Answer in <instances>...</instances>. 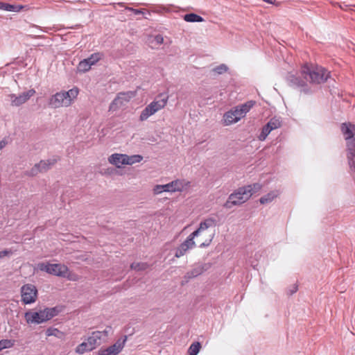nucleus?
Here are the masks:
<instances>
[{"instance_id": "obj_32", "label": "nucleus", "mask_w": 355, "mask_h": 355, "mask_svg": "<svg viewBox=\"0 0 355 355\" xmlns=\"http://www.w3.org/2000/svg\"><path fill=\"white\" fill-rule=\"evenodd\" d=\"M39 173H41V171H40L37 164H35L29 171L26 172V174L28 176H35Z\"/></svg>"}, {"instance_id": "obj_21", "label": "nucleus", "mask_w": 355, "mask_h": 355, "mask_svg": "<svg viewBox=\"0 0 355 355\" xmlns=\"http://www.w3.org/2000/svg\"><path fill=\"white\" fill-rule=\"evenodd\" d=\"M54 163L55 161L51 159L41 160L39 163H37V165L38 166L41 173H43L49 170Z\"/></svg>"}, {"instance_id": "obj_16", "label": "nucleus", "mask_w": 355, "mask_h": 355, "mask_svg": "<svg viewBox=\"0 0 355 355\" xmlns=\"http://www.w3.org/2000/svg\"><path fill=\"white\" fill-rule=\"evenodd\" d=\"M346 156L350 171L355 173V145L346 148Z\"/></svg>"}, {"instance_id": "obj_29", "label": "nucleus", "mask_w": 355, "mask_h": 355, "mask_svg": "<svg viewBox=\"0 0 355 355\" xmlns=\"http://www.w3.org/2000/svg\"><path fill=\"white\" fill-rule=\"evenodd\" d=\"M15 345V341L9 339H3L0 340V352L4 349L12 347Z\"/></svg>"}, {"instance_id": "obj_24", "label": "nucleus", "mask_w": 355, "mask_h": 355, "mask_svg": "<svg viewBox=\"0 0 355 355\" xmlns=\"http://www.w3.org/2000/svg\"><path fill=\"white\" fill-rule=\"evenodd\" d=\"M282 123L280 118L275 116L272 118L266 125L269 126L270 130H273L281 127Z\"/></svg>"}, {"instance_id": "obj_9", "label": "nucleus", "mask_w": 355, "mask_h": 355, "mask_svg": "<svg viewBox=\"0 0 355 355\" xmlns=\"http://www.w3.org/2000/svg\"><path fill=\"white\" fill-rule=\"evenodd\" d=\"M208 227L209 226L207 225V223H200V227L191 233L187 240L177 248L175 257L180 258L184 255L189 249L192 248L195 245L193 239L198 236L202 232L206 231Z\"/></svg>"}, {"instance_id": "obj_5", "label": "nucleus", "mask_w": 355, "mask_h": 355, "mask_svg": "<svg viewBox=\"0 0 355 355\" xmlns=\"http://www.w3.org/2000/svg\"><path fill=\"white\" fill-rule=\"evenodd\" d=\"M190 182L185 180L177 179L166 184H157L153 189L154 195H159L163 192H181L187 189Z\"/></svg>"}, {"instance_id": "obj_23", "label": "nucleus", "mask_w": 355, "mask_h": 355, "mask_svg": "<svg viewBox=\"0 0 355 355\" xmlns=\"http://www.w3.org/2000/svg\"><path fill=\"white\" fill-rule=\"evenodd\" d=\"M92 66L89 64L86 59L80 61L77 67L78 72L85 73L91 69Z\"/></svg>"}, {"instance_id": "obj_14", "label": "nucleus", "mask_w": 355, "mask_h": 355, "mask_svg": "<svg viewBox=\"0 0 355 355\" xmlns=\"http://www.w3.org/2000/svg\"><path fill=\"white\" fill-rule=\"evenodd\" d=\"M340 131L346 141V148L355 145V125L350 122L343 123L340 125Z\"/></svg>"}, {"instance_id": "obj_39", "label": "nucleus", "mask_w": 355, "mask_h": 355, "mask_svg": "<svg viewBox=\"0 0 355 355\" xmlns=\"http://www.w3.org/2000/svg\"><path fill=\"white\" fill-rule=\"evenodd\" d=\"M297 289H298V286H297V285H296V284H293V285L292 286V288H290V293H295V292L297 291Z\"/></svg>"}, {"instance_id": "obj_22", "label": "nucleus", "mask_w": 355, "mask_h": 355, "mask_svg": "<svg viewBox=\"0 0 355 355\" xmlns=\"http://www.w3.org/2000/svg\"><path fill=\"white\" fill-rule=\"evenodd\" d=\"M184 19L187 22H201L204 20L202 17L195 13L185 15L184 16Z\"/></svg>"}, {"instance_id": "obj_33", "label": "nucleus", "mask_w": 355, "mask_h": 355, "mask_svg": "<svg viewBox=\"0 0 355 355\" xmlns=\"http://www.w3.org/2000/svg\"><path fill=\"white\" fill-rule=\"evenodd\" d=\"M64 278H67V279H69L70 281L76 282V281H78L80 279V277L79 275H76V273L70 272L68 270V271L66 272V276Z\"/></svg>"}, {"instance_id": "obj_15", "label": "nucleus", "mask_w": 355, "mask_h": 355, "mask_svg": "<svg viewBox=\"0 0 355 355\" xmlns=\"http://www.w3.org/2000/svg\"><path fill=\"white\" fill-rule=\"evenodd\" d=\"M127 340V336H125L123 339H119L114 345L103 349H100L97 355H117L123 349Z\"/></svg>"}, {"instance_id": "obj_26", "label": "nucleus", "mask_w": 355, "mask_h": 355, "mask_svg": "<svg viewBox=\"0 0 355 355\" xmlns=\"http://www.w3.org/2000/svg\"><path fill=\"white\" fill-rule=\"evenodd\" d=\"M148 268V264L144 262L132 263L130 265V268L137 271L145 270Z\"/></svg>"}, {"instance_id": "obj_40", "label": "nucleus", "mask_w": 355, "mask_h": 355, "mask_svg": "<svg viewBox=\"0 0 355 355\" xmlns=\"http://www.w3.org/2000/svg\"><path fill=\"white\" fill-rule=\"evenodd\" d=\"M7 144L5 140L0 141V150H2Z\"/></svg>"}, {"instance_id": "obj_8", "label": "nucleus", "mask_w": 355, "mask_h": 355, "mask_svg": "<svg viewBox=\"0 0 355 355\" xmlns=\"http://www.w3.org/2000/svg\"><path fill=\"white\" fill-rule=\"evenodd\" d=\"M167 102L168 96H161L159 98H155L141 111L139 120L141 121H146L150 116L163 109L166 105Z\"/></svg>"}, {"instance_id": "obj_10", "label": "nucleus", "mask_w": 355, "mask_h": 355, "mask_svg": "<svg viewBox=\"0 0 355 355\" xmlns=\"http://www.w3.org/2000/svg\"><path fill=\"white\" fill-rule=\"evenodd\" d=\"M37 268L41 271H45L49 274L60 277H65L68 267L60 263H40Z\"/></svg>"}, {"instance_id": "obj_25", "label": "nucleus", "mask_w": 355, "mask_h": 355, "mask_svg": "<svg viewBox=\"0 0 355 355\" xmlns=\"http://www.w3.org/2000/svg\"><path fill=\"white\" fill-rule=\"evenodd\" d=\"M103 58V55L101 53H94L90 55L88 58H87V61H88L89 64L91 66L96 64L101 58Z\"/></svg>"}, {"instance_id": "obj_38", "label": "nucleus", "mask_w": 355, "mask_h": 355, "mask_svg": "<svg viewBox=\"0 0 355 355\" xmlns=\"http://www.w3.org/2000/svg\"><path fill=\"white\" fill-rule=\"evenodd\" d=\"M125 9L133 12L135 15H139V14L143 13L142 10L134 9V8H130V7H125Z\"/></svg>"}, {"instance_id": "obj_7", "label": "nucleus", "mask_w": 355, "mask_h": 355, "mask_svg": "<svg viewBox=\"0 0 355 355\" xmlns=\"http://www.w3.org/2000/svg\"><path fill=\"white\" fill-rule=\"evenodd\" d=\"M55 315L54 309H44L39 311H27L25 313L24 318L27 323L41 324L51 319Z\"/></svg>"}, {"instance_id": "obj_11", "label": "nucleus", "mask_w": 355, "mask_h": 355, "mask_svg": "<svg viewBox=\"0 0 355 355\" xmlns=\"http://www.w3.org/2000/svg\"><path fill=\"white\" fill-rule=\"evenodd\" d=\"M21 301L25 304L34 303L37 297V289L35 286L27 284L21 288Z\"/></svg>"}, {"instance_id": "obj_19", "label": "nucleus", "mask_w": 355, "mask_h": 355, "mask_svg": "<svg viewBox=\"0 0 355 355\" xmlns=\"http://www.w3.org/2000/svg\"><path fill=\"white\" fill-rule=\"evenodd\" d=\"M93 349L87 341H84L82 343L79 344L75 349V352L78 354H83L85 352H91Z\"/></svg>"}, {"instance_id": "obj_42", "label": "nucleus", "mask_w": 355, "mask_h": 355, "mask_svg": "<svg viewBox=\"0 0 355 355\" xmlns=\"http://www.w3.org/2000/svg\"><path fill=\"white\" fill-rule=\"evenodd\" d=\"M119 5L121 6H123V3H119Z\"/></svg>"}, {"instance_id": "obj_20", "label": "nucleus", "mask_w": 355, "mask_h": 355, "mask_svg": "<svg viewBox=\"0 0 355 355\" xmlns=\"http://www.w3.org/2000/svg\"><path fill=\"white\" fill-rule=\"evenodd\" d=\"M204 270H205V269L202 266H196V268L192 269L191 271L187 272L184 277L188 279L194 278L196 277H198L200 274H202L204 272Z\"/></svg>"}, {"instance_id": "obj_2", "label": "nucleus", "mask_w": 355, "mask_h": 355, "mask_svg": "<svg viewBox=\"0 0 355 355\" xmlns=\"http://www.w3.org/2000/svg\"><path fill=\"white\" fill-rule=\"evenodd\" d=\"M261 188L262 185L259 183L239 187L229 196L224 207L227 209H232L234 206L241 205L247 202L254 193L259 191Z\"/></svg>"}, {"instance_id": "obj_41", "label": "nucleus", "mask_w": 355, "mask_h": 355, "mask_svg": "<svg viewBox=\"0 0 355 355\" xmlns=\"http://www.w3.org/2000/svg\"><path fill=\"white\" fill-rule=\"evenodd\" d=\"M264 1L269 3H273L275 2V0H263Z\"/></svg>"}, {"instance_id": "obj_4", "label": "nucleus", "mask_w": 355, "mask_h": 355, "mask_svg": "<svg viewBox=\"0 0 355 355\" xmlns=\"http://www.w3.org/2000/svg\"><path fill=\"white\" fill-rule=\"evenodd\" d=\"M254 105V102L250 101L227 111L223 116L224 124L225 125H230L237 123L242 118L245 117L246 114L251 110Z\"/></svg>"}, {"instance_id": "obj_12", "label": "nucleus", "mask_w": 355, "mask_h": 355, "mask_svg": "<svg viewBox=\"0 0 355 355\" xmlns=\"http://www.w3.org/2000/svg\"><path fill=\"white\" fill-rule=\"evenodd\" d=\"M35 90L34 89H31L18 95L10 94L8 96V99L12 106L19 107L26 103L32 96L35 95Z\"/></svg>"}, {"instance_id": "obj_17", "label": "nucleus", "mask_w": 355, "mask_h": 355, "mask_svg": "<svg viewBox=\"0 0 355 355\" xmlns=\"http://www.w3.org/2000/svg\"><path fill=\"white\" fill-rule=\"evenodd\" d=\"M101 340V333L96 331H93L92 334L87 338V342L93 349H96L97 346L100 345Z\"/></svg>"}, {"instance_id": "obj_31", "label": "nucleus", "mask_w": 355, "mask_h": 355, "mask_svg": "<svg viewBox=\"0 0 355 355\" xmlns=\"http://www.w3.org/2000/svg\"><path fill=\"white\" fill-rule=\"evenodd\" d=\"M228 70V67L225 64H221L218 66H216L213 69L214 72H215L217 74H223L225 72H227Z\"/></svg>"}, {"instance_id": "obj_1", "label": "nucleus", "mask_w": 355, "mask_h": 355, "mask_svg": "<svg viewBox=\"0 0 355 355\" xmlns=\"http://www.w3.org/2000/svg\"><path fill=\"white\" fill-rule=\"evenodd\" d=\"M329 76L328 72L324 68L319 66L310 67L307 64L303 65L301 68L300 75L292 76L290 82L293 86L296 87H303L307 82L313 83H322L325 82Z\"/></svg>"}, {"instance_id": "obj_37", "label": "nucleus", "mask_w": 355, "mask_h": 355, "mask_svg": "<svg viewBox=\"0 0 355 355\" xmlns=\"http://www.w3.org/2000/svg\"><path fill=\"white\" fill-rule=\"evenodd\" d=\"M154 40L157 44H161L164 42V38L161 35L155 36Z\"/></svg>"}, {"instance_id": "obj_13", "label": "nucleus", "mask_w": 355, "mask_h": 355, "mask_svg": "<svg viewBox=\"0 0 355 355\" xmlns=\"http://www.w3.org/2000/svg\"><path fill=\"white\" fill-rule=\"evenodd\" d=\"M135 96V93L134 92L119 94L110 104V110L114 112L124 107Z\"/></svg>"}, {"instance_id": "obj_18", "label": "nucleus", "mask_w": 355, "mask_h": 355, "mask_svg": "<svg viewBox=\"0 0 355 355\" xmlns=\"http://www.w3.org/2000/svg\"><path fill=\"white\" fill-rule=\"evenodd\" d=\"M279 192L277 191H272L266 195L262 196L259 199V202L262 205L268 204L271 202L275 198H276L279 196Z\"/></svg>"}, {"instance_id": "obj_6", "label": "nucleus", "mask_w": 355, "mask_h": 355, "mask_svg": "<svg viewBox=\"0 0 355 355\" xmlns=\"http://www.w3.org/2000/svg\"><path fill=\"white\" fill-rule=\"evenodd\" d=\"M143 157L140 155H128L122 153H113L109 156L108 162L117 168L123 165H132L142 161Z\"/></svg>"}, {"instance_id": "obj_36", "label": "nucleus", "mask_w": 355, "mask_h": 355, "mask_svg": "<svg viewBox=\"0 0 355 355\" xmlns=\"http://www.w3.org/2000/svg\"><path fill=\"white\" fill-rule=\"evenodd\" d=\"M12 254V251L10 250H4L2 251H0V259L9 256Z\"/></svg>"}, {"instance_id": "obj_3", "label": "nucleus", "mask_w": 355, "mask_h": 355, "mask_svg": "<svg viewBox=\"0 0 355 355\" xmlns=\"http://www.w3.org/2000/svg\"><path fill=\"white\" fill-rule=\"evenodd\" d=\"M79 92L77 87H73L68 91L58 92L50 97L49 105L53 108L69 107L74 103Z\"/></svg>"}, {"instance_id": "obj_35", "label": "nucleus", "mask_w": 355, "mask_h": 355, "mask_svg": "<svg viewBox=\"0 0 355 355\" xmlns=\"http://www.w3.org/2000/svg\"><path fill=\"white\" fill-rule=\"evenodd\" d=\"M111 330H112V327L109 326V327H107L106 329L103 331H97L101 333V338L103 339V338L108 336Z\"/></svg>"}, {"instance_id": "obj_27", "label": "nucleus", "mask_w": 355, "mask_h": 355, "mask_svg": "<svg viewBox=\"0 0 355 355\" xmlns=\"http://www.w3.org/2000/svg\"><path fill=\"white\" fill-rule=\"evenodd\" d=\"M200 347L201 345L199 342H195L192 343L188 349L189 355H197L200 349Z\"/></svg>"}, {"instance_id": "obj_28", "label": "nucleus", "mask_w": 355, "mask_h": 355, "mask_svg": "<svg viewBox=\"0 0 355 355\" xmlns=\"http://www.w3.org/2000/svg\"><path fill=\"white\" fill-rule=\"evenodd\" d=\"M21 8V6H20L19 8L17 9V8L11 4L5 3H0V9L10 11V12H18Z\"/></svg>"}, {"instance_id": "obj_30", "label": "nucleus", "mask_w": 355, "mask_h": 355, "mask_svg": "<svg viewBox=\"0 0 355 355\" xmlns=\"http://www.w3.org/2000/svg\"><path fill=\"white\" fill-rule=\"evenodd\" d=\"M271 131H272V130H270L269 126L268 125H266L262 128L261 132L260 133V135L259 136V139L260 141H264L266 139L267 136L270 133Z\"/></svg>"}, {"instance_id": "obj_34", "label": "nucleus", "mask_w": 355, "mask_h": 355, "mask_svg": "<svg viewBox=\"0 0 355 355\" xmlns=\"http://www.w3.org/2000/svg\"><path fill=\"white\" fill-rule=\"evenodd\" d=\"M60 334H61V332L58 329L53 328H49L46 331V334L48 336H54L56 337H60Z\"/></svg>"}]
</instances>
